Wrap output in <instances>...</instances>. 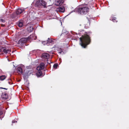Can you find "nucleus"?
Instances as JSON below:
<instances>
[{
  "mask_svg": "<svg viewBox=\"0 0 129 129\" xmlns=\"http://www.w3.org/2000/svg\"><path fill=\"white\" fill-rule=\"evenodd\" d=\"M90 32H86V34L80 38V44L83 47L85 48L90 42V39L89 35Z\"/></svg>",
  "mask_w": 129,
  "mask_h": 129,
  "instance_id": "nucleus-1",
  "label": "nucleus"
},
{
  "mask_svg": "<svg viewBox=\"0 0 129 129\" xmlns=\"http://www.w3.org/2000/svg\"><path fill=\"white\" fill-rule=\"evenodd\" d=\"M36 39V37L34 35H30L28 38H22L19 41V42H21L22 43H24L31 39L32 40H35Z\"/></svg>",
  "mask_w": 129,
  "mask_h": 129,
  "instance_id": "nucleus-2",
  "label": "nucleus"
},
{
  "mask_svg": "<svg viewBox=\"0 0 129 129\" xmlns=\"http://www.w3.org/2000/svg\"><path fill=\"white\" fill-rule=\"evenodd\" d=\"M89 11V8L86 6L79 8L77 10V11L81 14H86Z\"/></svg>",
  "mask_w": 129,
  "mask_h": 129,
  "instance_id": "nucleus-3",
  "label": "nucleus"
},
{
  "mask_svg": "<svg viewBox=\"0 0 129 129\" xmlns=\"http://www.w3.org/2000/svg\"><path fill=\"white\" fill-rule=\"evenodd\" d=\"M46 3L43 0H39L37 1L35 4V5L39 7H41L43 6L44 7H46Z\"/></svg>",
  "mask_w": 129,
  "mask_h": 129,
  "instance_id": "nucleus-4",
  "label": "nucleus"
},
{
  "mask_svg": "<svg viewBox=\"0 0 129 129\" xmlns=\"http://www.w3.org/2000/svg\"><path fill=\"white\" fill-rule=\"evenodd\" d=\"M0 51L1 53L4 52L6 54L9 53L10 51L9 50L7 49L5 47H4L1 48L0 49Z\"/></svg>",
  "mask_w": 129,
  "mask_h": 129,
  "instance_id": "nucleus-5",
  "label": "nucleus"
},
{
  "mask_svg": "<svg viewBox=\"0 0 129 129\" xmlns=\"http://www.w3.org/2000/svg\"><path fill=\"white\" fill-rule=\"evenodd\" d=\"M49 54L46 53H43L42 55V58L43 59H46L48 60V59L49 58Z\"/></svg>",
  "mask_w": 129,
  "mask_h": 129,
  "instance_id": "nucleus-6",
  "label": "nucleus"
},
{
  "mask_svg": "<svg viewBox=\"0 0 129 129\" xmlns=\"http://www.w3.org/2000/svg\"><path fill=\"white\" fill-rule=\"evenodd\" d=\"M63 3V0H56L55 1V5L57 6H61Z\"/></svg>",
  "mask_w": 129,
  "mask_h": 129,
  "instance_id": "nucleus-7",
  "label": "nucleus"
},
{
  "mask_svg": "<svg viewBox=\"0 0 129 129\" xmlns=\"http://www.w3.org/2000/svg\"><path fill=\"white\" fill-rule=\"evenodd\" d=\"M44 68V64L43 63H41L40 65L37 67V69L38 70L40 71L42 69H43Z\"/></svg>",
  "mask_w": 129,
  "mask_h": 129,
  "instance_id": "nucleus-8",
  "label": "nucleus"
},
{
  "mask_svg": "<svg viewBox=\"0 0 129 129\" xmlns=\"http://www.w3.org/2000/svg\"><path fill=\"white\" fill-rule=\"evenodd\" d=\"M56 11L57 12L63 13L64 12L65 8L63 7H60L57 9Z\"/></svg>",
  "mask_w": 129,
  "mask_h": 129,
  "instance_id": "nucleus-9",
  "label": "nucleus"
},
{
  "mask_svg": "<svg viewBox=\"0 0 129 129\" xmlns=\"http://www.w3.org/2000/svg\"><path fill=\"white\" fill-rule=\"evenodd\" d=\"M24 10L25 9H18L16 10V12L18 15H19L20 14L22 13Z\"/></svg>",
  "mask_w": 129,
  "mask_h": 129,
  "instance_id": "nucleus-10",
  "label": "nucleus"
},
{
  "mask_svg": "<svg viewBox=\"0 0 129 129\" xmlns=\"http://www.w3.org/2000/svg\"><path fill=\"white\" fill-rule=\"evenodd\" d=\"M20 16L16 12L14 13L13 14L12 17L13 18H17Z\"/></svg>",
  "mask_w": 129,
  "mask_h": 129,
  "instance_id": "nucleus-11",
  "label": "nucleus"
},
{
  "mask_svg": "<svg viewBox=\"0 0 129 129\" xmlns=\"http://www.w3.org/2000/svg\"><path fill=\"white\" fill-rule=\"evenodd\" d=\"M17 72L19 74H21L22 73V69L21 67H18L17 69Z\"/></svg>",
  "mask_w": 129,
  "mask_h": 129,
  "instance_id": "nucleus-12",
  "label": "nucleus"
},
{
  "mask_svg": "<svg viewBox=\"0 0 129 129\" xmlns=\"http://www.w3.org/2000/svg\"><path fill=\"white\" fill-rule=\"evenodd\" d=\"M33 27L32 26H30L27 28V30L29 32H31L33 30Z\"/></svg>",
  "mask_w": 129,
  "mask_h": 129,
  "instance_id": "nucleus-13",
  "label": "nucleus"
},
{
  "mask_svg": "<svg viewBox=\"0 0 129 129\" xmlns=\"http://www.w3.org/2000/svg\"><path fill=\"white\" fill-rule=\"evenodd\" d=\"M18 26L20 27H22L23 25V21L22 20L19 21L18 22Z\"/></svg>",
  "mask_w": 129,
  "mask_h": 129,
  "instance_id": "nucleus-14",
  "label": "nucleus"
},
{
  "mask_svg": "<svg viewBox=\"0 0 129 129\" xmlns=\"http://www.w3.org/2000/svg\"><path fill=\"white\" fill-rule=\"evenodd\" d=\"M116 18L114 17H111L110 18V20L112 21L113 22H115V21L117 22V21H116Z\"/></svg>",
  "mask_w": 129,
  "mask_h": 129,
  "instance_id": "nucleus-15",
  "label": "nucleus"
},
{
  "mask_svg": "<svg viewBox=\"0 0 129 129\" xmlns=\"http://www.w3.org/2000/svg\"><path fill=\"white\" fill-rule=\"evenodd\" d=\"M6 77L5 75H2L0 77V79L1 80H3L6 78Z\"/></svg>",
  "mask_w": 129,
  "mask_h": 129,
  "instance_id": "nucleus-16",
  "label": "nucleus"
},
{
  "mask_svg": "<svg viewBox=\"0 0 129 129\" xmlns=\"http://www.w3.org/2000/svg\"><path fill=\"white\" fill-rule=\"evenodd\" d=\"M37 75L39 77L41 76L42 75V72L40 71H38L37 73Z\"/></svg>",
  "mask_w": 129,
  "mask_h": 129,
  "instance_id": "nucleus-17",
  "label": "nucleus"
},
{
  "mask_svg": "<svg viewBox=\"0 0 129 129\" xmlns=\"http://www.w3.org/2000/svg\"><path fill=\"white\" fill-rule=\"evenodd\" d=\"M47 42L48 43H51L52 42V40L51 39V38H48V40H47Z\"/></svg>",
  "mask_w": 129,
  "mask_h": 129,
  "instance_id": "nucleus-18",
  "label": "nucleus"
},
{
  "mask_svg": "<svg viewBox=\"0 0 129 129\" xmlns=\"http://www.w3.org/2000/svg\"><path fill=\"white\" fill-rule=\"evenodd\" d=\"M58 66V64H55L53 65V67L55 68L56 69L57 67Z\"/></svg>",
  "mask_w": 129,
  "mask_h": 129,
  "instance_id": "nucleus-19",
  "label": "nucleus"
},
{
  "mask_svg": "<svg viewBox=\"0 0 129 129\" xmlns=\"http://www.w3.org/2000/svg\"><path fill=\"white\" fill-rule=\"evenodd\" d=\"M17 122V121H16L15 120H13V121H12V123H15L16 122Z\"/></svg>",
  "mask_w": 129,
  "mask_h": 129,
  "instance_id": "nucleus-20",
  "label": "nucleus"
},
{
  "mask_svg": "<svg viewBox=\"0 0 129 129\" xmlns=\"http://www.w3.org/2000/svg\"><path fill=\"white\" fill-rule=\"evenodd\" d=\"M28 75H29L28 73H27V74H26L25 75H24V76H28Z\"/></svg>",
  "mask_w": 129,
  "mask_h": 129,
  "instance_id": "nucleus-21",
  "label": "nucleus"
},
{
  "mask_svg": "<svg viewBox=\"0 0 129 129\" xmlns=\"http://www.w3.org/2000/svg\"><path fill=\"white\" fill-rule=\"evenodd\" d=\"M62 53H63V52L62 51H61V52H59V53L60 54Z\"/></svg>",
  "mask_w": 129,
  "mask_h": 129,
  "instance_id": "nucleus-22",
  "label": "nucleus"
},
{
  "mask_svg": "<svg viewBox=\"0 0 129 129\" xmlns=\"http://www.w3.org/2000/svg\"><path fill=\"white\" fill-rule=\"evenodd\" d=\"M8 83H9V84H10V82H8Z\"/></svg>",
  "mask_w": 129,
  "mask_h": 129,
  "instance_id": "nucleus-23",
  "label": "nucleus"
},
{
  "mask_svg": "<svg viewBox=\"0 0 129 129\" xmlns=\"http://www.w3.org/2000/svg\"><path fill=\"white\" fill-rule=\"evenodd\" d=\"M73 11H72L70 14L71 13L73 12Z\"/></svg>",
  "mask_w": 129,
  "mask_h": 129,
  "instance_id": "nucleus-24",
  "label": "nucleus"
},
{
  "mask_svg": "<svg viewBox=\"0 0 129 129\" xmlns=\"http://www.w3.org/2000/svg\"><path fill=\"white\" fill-rule=\"evenodd\" d=\"M85 28H87L86 27V26H85Z\"/></svg>",
  "mask_w": 129,
  "mask_h": 129,
  "instance_id": "nucleus-25",
  "label": "nucleus"
},
{
  "mask_svg": "<svg viewBox=\"0 0 129 129\" xmlns=\"http://www.w3.org/2000/svg\"><path fill=\"white\" fill-rule=\"evenodd\" d=\"M5 94V95H7V94L6 93Z\"/></svg>",
  "mask_w": 129,
  "mask_h": 129,
  "instance_id": "nucleus-26",
  "label": "nucleus"
},
{
  "mask_svg": "<svg viewBox=\"0 0 129 129\" xmlns=\"http://www.w3.org/2000/svg\"><path fill=\"white\" fill-rule=\"evenodd\" d=\"M2 20V19H1V20Z\"/></svg>",
  "mask_w": 129,
  "mask_h": 129,
  "instance_id": "nucleus-27",
  "label": "nucleus"
}]
</instances>
